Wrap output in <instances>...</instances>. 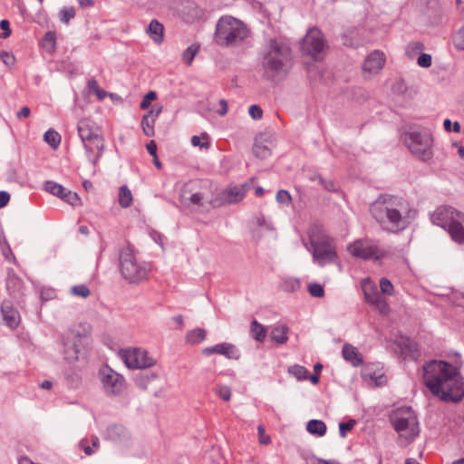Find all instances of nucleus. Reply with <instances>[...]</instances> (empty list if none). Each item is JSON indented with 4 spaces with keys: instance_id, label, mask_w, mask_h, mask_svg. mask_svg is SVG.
Segmentation results:
<instances>
[{
    "instance_id": "9",
    "label": "nucleus",
    "mask_w": 464,
    "mask_h": 464,
    "mask_svg": "<svg viewBox=\"0 0 464 464\" xmlns=\"http://www.w3.org/2000/svg\"><path fill=\"white\" fill-rule=\"evenodd\" d=\"M88 340V333L85 330L82 333L75 329L66 331L61 339L62 348L60 351L64 361L68 363L79 361Z\"/></svg>"
},
{
    "instance_id": "63",
    "label": "nucleus",
    "mask_w": 464,
    "mask_h": 464,
    "mask_svg": "<svg viewBox=\"0 0 464 464\" xmlns=\"http://www.w3.org/2000/svg\"><path fill=\"white\" fill-rule=\"evenodd\" d=\"M146 149L148 152L153 157L156 158L157 155V144L154 140H150L147 146Z\"/></svg>"
},
{
    "instance_id": "11",
    "label": "nucleus",
    "mask_w": 464,
    "mask_h": 464,
    "mask_svg": "<svg viewBox=\"0 0 464 464\" xmlns=\"http://www.w3.org/2000/svg\"><path fill=\"white\" fill-rule=\"evenodd\" d=\"M311 246L313 247V257L319 266H324L335 260L336 251L332 238L328 237L312 238Z\"/></svg>"
},
{
    "instance_id": "21",
    "label": "nucleus",
    "mask_w": 464,
    "mask_h": 464,
    "mask_svg": "<svg viewBox=\"0 0 464 464\" xmlns=\"http://www.w3.org/2000/svg\"><path fill=\"white\" fill-rule=\"evenodd\" d=\"M1 313L3 320L8 327L15 329L20 323L19 312L13 307L10 302L4 301L1 304Z\"/></svg>"
},
{
    "instance_id": "61",
    "label": "nucleus",
    "mask_w": 464,
    "mask_h": 464,
    "mask_svg": "<svg viewBox=\"0 0 464 464\" xmlns=\"http://www.w3.org/2000/svg\"><path fill=\"white\" fill-rule=\"evenodd\" d=\"M256 224L260 227H265L269 230H273L272 224L267 222L264 216H260L256 218Z\"/></svg>"
},
{
    "instance_id": "14",
    "label": "nucleus",
    "mask_w": 464,
    "mask_h": 464,
    "mask_svg": "<svg viewBox=\"0 0 464 464\" xmlns=\"http://www.w3.org/2000/svg\"><path fill=\"white\" fill-rule=\"evenodd\" d=\"M352 256L364 260L381 259L384 256V251L377 245L366 239L356 240L347 246Z\"/></svg>"
},
{
    "instance_id": "33",
    "label": "nucleus",
    "mask_w": 464,
    "mask_h": 464,
    "mask_svg": "<svg viewBox=\"0 0 464 464\" xmlns=\"http://www.w3.org/2000/svg\"><path fill=\"white\" fill-rule=\"evenodd\" d=\"M253 153L256 158L265 160L271 155V150L269 149L268 146L256 140L255 144L253 146Z\"/></svg>"
},
{
    "instance_id": "46",
    "label": "nucleus",
    "mask_w": 464,
    "mask_h": 464,
    "mask_svg": "<svg viewBox=\"0 0 464 464\" xmlns=\"http://www.w3.org/2000/svg\"><path fill=\"white\" fill-rule=\"evenodd\" d=\"M71 292L75 295L86 298L90 295V289L84 285H78L72 287Z\"/></svg>"
},
{
    "instance_id": "49",
    "label": "nucleus",
    "mask_w": 464,
    "mask_h": 464,
    "mask_svg": "<svg viewBox=\"0 0 464 464\" xmlns=\"http://www.w3.org/2000/svg\"><path fill=\"white\" fill-rule=\"evenodd\" d=\"M157 98V94L155 92L153 91H150L142 99L141 102H140V109L142 110H146L150 107V102L154 100H156Z\"/></svg>"
},
{
    "instance_id": "20",
    "label": "nucleus",
    "mask_w": 464,
    "mask_h": 464,
    "mask_svg": "<svg viewBox=\"0 0 464 464\" xmlns=\"http://www.w3.org/2000/svg\"><path fill=\"white\" fill-rule=\"evenodd\" d=\"M385 63V56L380 51L371 53L363 62L362 70L372 74H375L382 70Z\"/></svg>"
},
{
    "instance_id": "3",
    "label": "nucleus",
    "mask_w": 464,
    "mask_h": 464,
    "mask_svg": "<svg viewBox=\"0 0 464 464\" xmlns=\"http://www.w3.org/2000/svg\"><path fill=\"white\" fill-rule=\"evenodd\" d=\"M260 57L264 74L270 81L283 79L292 67V50L288 44L280 38L266 39Z\"/></svg>"
},
{
    "instance_id": "17",
    "label": "nucleus",
    "mask_w": 464,
    "mask_h": 464,
    "mask_svg": "<svg viewBox=\"0 0 464 464\" xmlns=\"http://www.w3.org/2000/svg\"><path fill=\"white\" fill-rule=\"evenodd\" d=\"M89 161L95 166L104 150V140L102 136L94 137L90 141L82 143Z\"/></svg>"
},
{
    "instance_id": "5",
    "label": "nucleus",
    "mask_w": 464,
    "mask_h": 464,
    "mask_svg": "<svg viewBox=\"0 0 464 464\" xmlns=\"http://www.w3.org/2000/svg\"><path fill=\"white\" fill-rule=\"evenodd\" d=\"M402 140L410 152L421 161L433 157V136L430 129L410 125L402 133Z\"/></svg>"
},
{
    "instance_id": "40",
    "label": "nucleus",
    "mask_w": 464,
    "mask_h": 464,
    "mask_svg": "<svg viewBox=\"0 0 464 464\" xmlns=\"http://www.w3.org/2000/svg\"><path fill=\"white\" fill-rule=\"evenodd\" d=\"M75 16V9L72 6L63 7L59 13L60 21L68 24Z\"/></svg>"
},
{
    "instance_id": "54",
    "label": "nucleus",
    "mask_w": 464,
    "mask_h": 464,
    "mask_svg": "<svg viewBox=\"0 0 464 464\" xmlns=\"http://www.w3.org/2000/svg\"><path fill=\"white\" fill-rule=\"evenodd\" d=\"M444 129L447 131L453 130L454 132L460 131V124L458 121H455L453 124L450 119H446L443 122Z\"/></svg>"
},
{
    "instance_id": "38",
    "label": "nucleus",
    "mask_w": 464,
    "mask_h": 464,
    "mask_svg": "<svg viewBox=\"0 0 464 464\" xmlns=\"http://www.w3.org/2000/svg\"><path fill=\"white\" fill-rule=\"evenodd\" d=\"M288 372L294 375L298 381L306 380L308 371L301 365L295 364L288 368Z\"/></svg>"
},
{
    "instance_id": "18",
    "label": "nucleus",
    "mask_w": 464,
    "mask_h": 464,
    "mask_svg": "<svg viewBox=\"0 0 464 464\" xmlns=\"http://www.w3.org/2000/svg\"><path fill=\"white\" fill-rule=\"evenodd\" d=\"M106 438L115 443L127 446L130 440V434L124 426L112 424L107 428Z\"/></svg>"
},
{
    "instance_id": "27",
    "label": "nucleus",
    "mask_w": 464,
    "mask_h": 464,
    "mask_svg": "<svg viewBox=\"0 0 464 464\" xmlns=\"http://www.w3.org/2000/svg\"><path fill=\"white\" fill-rule=\"evenodd\" d=\"M289 328L285 324L275 325L270 333L271 339L278 344L286 343Z\"/></svg>"
},
{
    "instance_id": "48",
    "label": "nucleus",
    "mask_w": 464,
    "mask_h": 464,
    "mask_svg": "<svg viewBox=\"0 0 464 464\" xmlns=\"http://www.w3.org/2000/svg\"><path fill=\"white\" fill-rule=\"evenodd\" d=\"M276 198L278 203L285 205H288L292 199L290 193L285 189L277 191Z\"/></svg>"
},
{
    "instance_id": "64",
    "label": "nucleus",
    "mask_w": 464,
    "mask_h": 464,
    "mask_svg": "<svg viewBox=\"0 0 464 464\" xmlns=\"http://www.w3.org/2000/svg\"><path fill=\"white\" fill-rule=\"evenodd\" d=\"M30 113H31L30 108L27 107V106H24L17 112L16 116H17L18 119L27 118V117H29Z\"/></svg>"
},
{
    "instance_id": "60",
    "label": "nucleus",
    "mask_w": 464,
    "mask_h": 464,
    "mask_svg": "<svg viewBox=\"0 0 464 464\" xmlns=\"http://www.w3.org/2000/svg\"><path fill=\"white\" fill-rule=\"evenodd\" d=\"M44 40L46 44H51V47L53 49H54L55 47V41H56V37H55V34L53 32H47L45 34H44Z\"/></svg>"
},
{
    "instance_id": "53",
    "label": "nucleus",
    "mask_w": 464,
    "mask_h": 464,
    "mask_svg": "<svg viewBox=\"0 0 464 464\" xmlns=\"http://www.w3.org/2000/svg\"><path fill=\"white\" fill-rule=\"evenodd\" d=\"M248 113L254 120H260L263 116L262 109L256 104H253L249 107Z\"/></svg>"
},
{
    "instance_id": "34",
    "label": "nucleus",
    "mask_w": 464,
    "mask_h": 464,
    "mask_svg": "<svg viewBox=\"0 0 464 464\" xmlns=\"http://www.w3.org/2000/svg\"><path fill=\"white\" fill-rule=\"evenodd\" d=\"M251 333L255 340L263 342L266 336V330L264 325L259 324L256 320L251 323Z\"/></svg>"
},
{
    "instance_id": "10",
    "label": "nucleus",
    "mask_w": 464,
    "mask_h": 464,
    "mask_svg": "<svg viewBox=\"0 0 464 464\" xmlns=\"http://www.w3.org/2000/svg\"><path fill=\"white\" fill-rule=\"evenodd\" d=\"M207 182L200 180H189L181 188L180 200L182 203H190L198 208H205L206 204L217 207V200L208 198L205 192L202 191L203 187H207Z\"/></svg>"
},
{
    "instance_id": "29",
    "label": "nucleus",
    "mask_w": 464,
    "mask_h": 464,
    "mask_svg": "<svg viewBox=\"0 0 464 464\" xmlns=\"http://www.w3.org/2000/svg\"><path fill=\"white\" fill-rule=\"evenodd\" d=\"M306 430L310 434L322 437L326 433L327 429L323 420H311L307 422Z\"/></svg>"
},
{
    "instance_id": "59",
    "label": "nucleus",
    "mask_w": 464,
    "mask_h": 464,
    "mask_svg": "<svg viewBox=\"0 0 464 464\" xmlns=\"http://www.w3.org/2000/svg\"><path fill=\"white\" fill-rule=\"evenodd\" d=\"M257 432L259 436V441L261 444L266 445L270 442V437L265 435V428L262 425L258 426Z\"/></svg>"
},
{
    "instance_id": "37",
    "label": "nucleus",
    "mask_w": 464,
    "mask_h": 464,
    "mask_svg": "<svg viewBox=\"0 0 464 464\" xmlns=\"http://www.w3.org/2000/svg\"><path fill=\"white\" fill-rule=\"evenodd\" d=\"M300 281L297 278L286 277L281 282V288L285 292H295L300 288Z\"/></svg>"
},
{
    "instance_id": "58",
    "label": "nucleus",
    "mask_w": 464,
    "mask_h": 464,
    "mask_svg": "<svg viewBox=\"0 0 464 464\" xmlns=\"http://www.w3.org/2000/svg\"><path fill=\"white\" fill-rule=\"evenodd\" d=\"M162 110H163L162 105L155 104L146 114L149 117H151L152 119L157 120V118L161 113Z\"/></svg>"
},
{
    "instance_id": "6",
    "label": "nucleus",
    "mask_w": 464,
    "mask_h": 464,
    "mask_svg": "<svg viewBox=\"0 0 464 464\" xmlns=\"http://www.w3.org/2000/svg\"><path fill=\"white\" fill-rule=\"evenodd\" d=\"M431 221L446 229L451 239L464 245V214L451 207L442 206L438 208L431 215Z\"/></svg>"
},
{
    "instance_id": "51",
    "label": "nucleus",
    "mask_w": 464,
    "mask_h": 464,
    "mask_svg": "<svg viewBox=\"0 0 464 464\" xmlns=\"http://www.w3.org/2000/svg\"><path fill=\"white\" fill-rule=\"evenodd\" d=\"M454 43L458 49L464 50V25L456 34Z\"/></svg>"
},
{
    "instance_id": "16",
    "label": "nucleus",
    "mask_w": 464,
    "mask_h": 464,
    "mask_svg": "<svg viewBox=\"0 0 464 464\" xmlns=\"http://www.w3.org/2000/svg\"><path fill=\"white\" fill-rule=\"evenodd\" d=\"M325 47L322 33L317 28H312L308 31L302 43V50L304 53L314 60L320 58L322 52Z\"/></svg>"
},
{
    "instance_id": "26",
    "label": "nucleus",
    "mask_w": 464,
    "mask_h": 464,
    "mask_svg": "<svg viewBox=\"0 0 464 464\" xmlns=\"http://www.w3.org/2000/svg\"><path fill=\"white\" fill-rule=\"evenodd\" d=\"M342 353L344 360L350 362L353 366H360L362 363L360 353L351 344H344Z\"/></svg>"
},
{
    "instance_id": "39",
    "label": "nucleus",
    "mask_w": 464,
    "mask_h": 464,
    "mask_svg": "<svg viewBox=\"0 0 464 464\" xmlns=\"http://www.w3.org/2000/svg\"><path fill=\"white\" fill-rule=\"evenodd\" d=\"M198 51V46L190 45L182 53V60L187 65H190Z\"/></svg>"
},
{
    "instance_id": "32",
    "label": "nucleus",
    "mask_w": 464,
    "mask_h": 464,
    "mask_svg": "<svg viewBox=\"0 0 464 464\" xmlns=\"http://www.w3.org/2000/svg\"><path fill=\"white\" fill-rule=\"evenodd\" d=\"M206 337V331L203 328H196L189 331L186 335V341L191 344L201 343Z\"/></svg>"
},
{
    "instance_id": "19",
    "label": "nucleus",
    "mask_w": 464,
    "mask_h": 464,
    "mask_svg": "<svg viewBox=\"0 0 464 464\" xmlns=\"http://www.w3.org/2000/svg\"><path fill=\"white\" fill-rule=\"evenodd\" d=\"M77 131L82 143L101 136L98 127L89 119L79 121Z\"/></svg>"
},
{
    "instance_id": "28",
    "label": "nucleus",
    "mask_w": 464,
    "mask_h": 464,
    "mask_svg": "<svg viewBox=\"0 0 464 464\" xmlns=\"http://www.w3.org/2000/svg\"><path fill=\"white\" fill-rule=\"evenodd\" d=\"M163 25L157 20H152L148 26V34L155 43L163 41Z\"/></svg>"
},
{
    "instance_id": "36",
    "label": "nucleus",
    "mask_w": 464,
    "mask_h": 464,
    "mask_svg": "<svg viewBox=\"0 0 464 464\" xmlns=\"http://www.w3.org/2000/svg\"><path fill=\"white\" fill-rule=\"evenodd\" d=\"M44 141L53 149H57L61 143V136L54 130H48L44 135Z\"/></svg>"
},
{
    "instance_id": "42",
    "label": "nucleus",
    "mask_w": 464,
    "mask_h": 464,
    "mask_svg": "<svg viewBox=\"0 0 464 464\" xmlns=\"http://www.w3.org/2000/svg\"><path fill=\"white\" fill-rule=\"evenodd\" d=\"M308 293L313 297H323L324 295V289L322 285L318 283H310L307 286Z\"/></svg>"
},
{
    "instance_id": "2",
    "label": "nucleus",
    "mask_w": 464,
    "mask_h": 464,
    "mask_svg": "<svg viewBox=\"0 0 464 464\" xmlns=\"http://www.w3.org/2000/svg\"><path fill=\"white\" fill-rule=\"evenodd\" d=\"M425 386L445 402H459L464 398V379L451 363L431 360L422 365Z\"/></svg>"
},
{
    "instance_id": "57",
    "label": "nucleus",
    "mask_w": 464,
    "mask_h": 464,
    "mask_svg": "<svg viewBox=\"0 0 464 464\" xmlns=\"http://www.w3.org/2000/svg\"><path fill=\"white\" fill-rule=\"evenodd\" d=\"M0 28L3 30L2 38L5 39L10 36L11 29L10 23L6 19H3L0 22Z\"/></svg>"
},
{
    "instance_id": "22",
    "label": "nucleus",
    "mask_w": 464,
    "mask_h": 464,
    "mask_svg": "<svg viewBox=\"0 0 464 464\" xmlns=\"http://www.w3.org/2000/svg\"><path fill=\"white\" fill-rule=\"evenodd\" d=\"M24 282L14 269L7 270L6 289L11 296L19 298L23 295Z\"/></svg>"
},
{
    "instance_id": "45",
    "label": "nucleus",
    "mask_w": 464,
    "mask_h": 464,
    "mask_svg": "<svg viewBox=\"0 0 464 464\" xmlns=\"http://www.w3.org/2000/svg\"><path fill=\"white\" fill-rule=\"evenodd\" d=\"M216 393L221 398L223 401H227L231 398V390L227 385H218L216 388Z\"/></svg>"
},
{
    "instance_id": "25",
    "label": "nucleus",
    "mask_w": 464,
    "mask_h": 464,
    "mask_svg": "<svg viewBox=\"0 0 464 464\" xmlns=\"http://www.w3.org/2000/svg\"><path fill=\"white\" fill-rule=\"evenodd\" d=\"M159 374L153 371H145L137 373L134 377L135 385L141 389L147 390L150 383L158 380Z\"/></svg>"
},
{
    "instance_id": "15",
    "label": "nucleus",
    "mask_w": 464,
    "mask_h": 464,
    "mask_svg": "<svg viewBox=\"0 0 464 464\" xmlns=\"http://www.w3.org/2000/svg\"><path fill=\"white\" fill-rule=\"evenodd\" d=\"M253 179L240 185H230L217 198V206L240 202L253 187Z\"/></svg>"
},
{
    "instance_id": "35",
    "label": "nucleus",
    "mask_w": 464,
    "mask_h": 464,
    "mask_svg": "<svg viewBox=\"0 0 464 464\" xmlns=\"http://www.w3.org/2000/svg\"><path fill=\"white\" fill-rule=\"evenodd\" d=\"M156 120L149 117L147 114L143 115L141 119V128L142 131L147 137H152L155 134L154 124Z\"/></svg>"
},
{
    "instance_id": "41",
    "label": "nucleus",
    "mask_w": 464,
    "mask_h": 464,
    "mask_svg": "<svg viewBox=\"0 0 464 464\" xmlns=\"http://www.w3.org/2000/svg\"><path fill=\"white\" fill-rule=\"evenodd\" d=\"M92 447L86 445V440H82L80 441V447L82 449L84 453L88 456L92 455L94 452V450L99 448L100 442L97 437H92Z\"/></svg>"
},
{
    "instance_id": "4",
    "label": "nucleus",
    "mask_w": 464,
    "mask_h": 464,
    "mask_svg": "<svg viewBox=\"0 0 464 464\" xmlns=\"http://www.w3.org/2000/svg\"><path fill=\"white\" fill-rule=\"evenodd\" d=\"M249 29L241 20L231 15L221 16L214 34L216 44L221 47H237L248 36Z\"/></svg>"
},
{
    "instance_id": "24",
    "label": "nucleus",
    "mask_w": 464,
    "mask_h": 464,
    "mask_svg": "<svg viewBox=\"0 0 464 464\" xmlns=\"http://www.w3.org/2000/svg\"><path fill=\"white\" fill-rule=\"evenodd\" d=\"M362 289L365 297V300L372 304L374 302H378V299L382 297L379 293L377 286L372 283L370 278H365L362 281Z\"/></svg>"
},
{
    "instance_id": "62",
    "label": "nucleus",
    "mask_w": 464,
    "mask_h": 464,
    "mask_svg": "<svg viewBox=\"0 0 464 464\" xmlns=\"http://www.w3.org/2000/svg\"><path fill=\"white\" fill-rule=\"evenodd\" d=\"M10 200V194L6 191H0V208L5 207Z\"/></svg>"
},
{
    "instance_id": "30",
    "label": "nucleus",
    "mask_w": 464,
    "mask_h": 464,
    "mask_svg": "<svg viewBox=\"0 0 464 464\" xmlns=\"http://www.w3.org/2000/svg\"><path fill=\"white\" fill-rule=\"evenodd\" d=\"M44 189L50 194L56 196L63 199L64 193L66 192V188L59 183H56L52 180H47L44 183Z\"/></svg>"
},
{
    "instance_id": "23",
    "label": "nucleus",
    "mask_w": 464,
    "mask_h": 464,
    "mask_svg": "<svg viewBox=\"0 0 464 464\" xmlns=\"http://www.w3.org/2000/svg\"><path fill=\"white\" fill-rule=\"evenodd\" d=\"M236 353L235 346L233 344L227 343H222L216 344L214 346L206 347L203 349V353L205 355H210L213 353H218L221 355H225L229 359H237L238 356L235 355Z\"/></svg>"
},
{
    "instance_id": "55",
    "label": "nucleus",
    "mask_w": 464,
    "mask_h": 464,
    "mask_svg": "<svg viewBox=\"0 0 464 464\" xmlns=\"http://www.w3.org/2000/svg\"><path fill=\"white\" fill-rule=\"evenodd\" d=\"M0 57L5 65L12 66L14 64L15 58H14V54H12L8 52H2L0 54Z\"/></svg>"
},
{
    "instance_id": "44",
    "label": "nucleus",
    "mask_w": 464,
    "mask_h": 464,
    "mask_svg": "<svg viewBox=\"0 0 464 464\" xmlns=\"http://www.w3.org/2000/svg\"><path fill=\"white\" fill-rule=\"evenodd\" d=\"M63 200L72 206H77L80 204V198L76 192L66 190L63 195Z\"/></svg>"
},
{
    "instance_id": "47",
    "label": "nucleus",
    "mask_w": 464,
    "mask_h": 464,
    "mask_svg": "<svg viewBox=\"0 0 464 464\" xmlns=\"http://www.w3.org/2000/svg\"><path fill=\"white\" fill-rule=\"evenodd\" d=\"M66 381L68 382V385L71 388L76 389L79 387V385L81 383V377L78 373L72 372V373L66 374Z\"/></svg>"
},
{
    "instance_id": "8",
    "label": "nucleus",
    "mask_w": 464,
    "mask_h": 464,
    "mask_svg": "<svg viewBox=\"0 0 464 464\" xmlns=\"http://www.w3.org/2000/svg\"><path fill=\"white\" fill-rule=\"evenodd\" d=\"M391 422L394 430L409 442L413 441L420 433L417 417L411 407H401L394 411Z\"/></svg>"
},
{
    "instance_id": "7",
    "label": "nucleus",
    "mask_w": 464,
    "mask_h": 464,
    "mask_svg": "<svg viewBox=\"0 0 464 464\" xmlns=\"http://www.w3.org/2000/svg\"><path fill=\"white\" fill-rule=\"evenodd\" d=\"M119 269L121 276L130 284H137L147 278L150 266L136 257L132 246H126L119 251Z\"/></svg>"
},
{
    "instance_id": "12",
    "label": "nucleus",
    "mask_w": 464,
    "mask_h": 464,
    "mask_svg": "<svg viewBox=\"0 0 464 464\" xmlns=\"http://www.w3.org/2000/svg\"><path fill=\"white\" fill-rule=\"evenodd\" d=\"M120 356L130 369H145L155 364V360L148 355L146 350L141 348L121 350Z\"/></svg>"
},
{
    "instance_id": "31",
    "label": "nucleus",
    "mask_w": 464,
    "mask_h": 464,
    "mask_svg": "<svg viewBox=\"0 0 464 464\" xmlns=\"http://www.w3.org/2000/svg\"><path fill=\"white\" fill-rule=\"evenodd\" d=\"M132 194L127 185L120 187L119 204L121 208H128L132 204Z\"/></svg>"
},
{
    "instance_id": "1",
    "label": "nucleus",
    "mask_w": 464,
    "mask_h": 464,
    "mask_svg": "<svg viewBox=\"0 0 464 464\" xmlns=\"http://www.w3.org/2000/svg\"><path fill=\"white\" fill-rule=\"evenodd\" d=\"M369 211L382 231L392 234L407 229L418 215V210L407 198L387 193L372 202Z\"/></svg>"
},
{
    "instance_id": "43",
    "label": "nucleus",
    "mask_w": 464,
    "mask_h": 464,
    "mask_svg": "<svg viewBox=\"0 0 464 464\" xmlns=\"http://www.w3.org/2000/svg\"><path fill=\"white\" fill-rule=\"evenodd\" d=\"M380 288H381L382 294H383V295H393V290H394L393 285L392 284V282L389 279H387L385 277L381 278Z\"/></svg>"
},
{
    "instance_id": "50",
    "label": "nucleus",
    "mask_w": 464,
    "mask_h": 464,
    "mask_svg": "<svg viewBox=\"0 0 464 464\" xmlns=\"http://www.w3.org/2000/svg\"><path fill=\"white\" fill-rule=\"evenodd\" d=\"M355 425L354 420H350L347 422H340L339 423V433L342 438L346 436V432L350 431L353 426Z\"/></svg>"
},
{
    "instance_id": "13",
    "label": "nucleus",
    "mask_w": 464,
    "mask_h": 464,
    "mask_svg": "<svg viewBox=\"0 0 464 464\" xmlns=\"http://www.w3.org/2000/svg\"><path fill=\"white\" fill-rule=\"evenodd\" d=\"M103 389L108 395H119L126 388L125 379L111 368L106 366L100 371Z\"/></svg>"
},
{
    "instance_id": "56",
    "label": "nucleus",
    "mask_w": 464,
    "mask_h": 464,
    "mask_svg": "<svg viewBox=\"0 0 464 464\" xmlns=\"http://www.w3.org/2000/svg\"><path fill=\"white\" fill-rule=\"evenodd\" d=\"M372 305H374L381 314H387L389 311V305L382 296L378 299V302H374Z\"/></svg>"
},
{
    "instance_id": "52",
    "label": "nucleus",
    "mask_w": 464,
    "mask_h": 464,
    "mask_svg": "<svg viewBox=\"0 0 464 464\" xmlns=\"http://www.w3.org/2000/svg\"><path fill=\"white\" fill-rule=\"evenodd\" d=\"M417 63L422 68H429L431 65V55L429 53H422L418 57Z\"/></svg>"
}]
</instances>
